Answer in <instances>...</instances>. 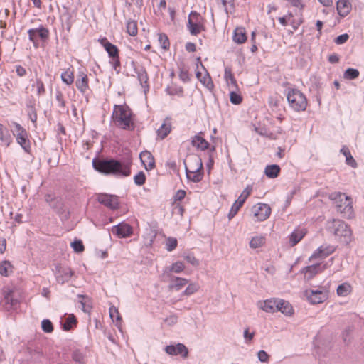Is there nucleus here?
<instances>
[{
  "mask_svg": "<svg viewBox=\"0 0 364 364\" xmlns=\"http://www.w3.org/2000/svg\"><path fill=\"white\" fill-rule=\"evenodd\" d=\"M289 106L296 112L306 110L308 102L306 96L297 89H289L287 94Z\"/></svg>",
  "mask_w": 364,
  "mask_h": 364,
  "instance_id": "39448f33",
  "label": "nucleus"
},
{
  "mask_svg": "<svg viewBox=\"0 0 364 364\" xmlns=\"http://www.w3.org/2000/svg\"><path fill=\"white\" fill-rule=\"evenodd\" d=\"M19 304V301L14 295V291L9 288L3 290L2 305L7 310L16 309Z\"/></svg>",
  "mask_w": 364,
  "mask_h": 364,
  "instance_id": "9d476101",
  "label": "nucleus"
},
{
  "mask_svg": "<svg viewBox=\"0 0 364 364\" xmlns=\"http://www.w3.org/2000/svg\"><path fill=\"white\" fill-rule=\"evenodd\" d=\"M11 267V264L9 262L4 261L0 265V274L2 276H8V269Z\"/></svg>",
  "mask_w": 364,
  "mask_h": 364,
  "instance_id": "4d7b16f0",
  "label": "nucleus"
},
{
  "mask_svg": "<svg viewBox=\"0 0 364 364\" xmlns=\"http://www.w3.org/2000/svg\"><path fill=\"white\" fill-rule=\"evenodd\" d=\"M171 118L168 117L164 120L161 127L157 129V137L160 139H165L171 132Z\"/></svg>",
  "mask_w": 364,
  "mask_h": 364,
  "instance_id": "412c9836",
  "label": "nucleus"
},
{
  "mask_svg": "<svg viewBox=\"0 0 364 364\" xmlns=\"http://www.w3.org/2000/svg\"><path fill=\"white\" fill-rule=\"evenodd\" d=\"M99 42L107 52L110 59L119 55V50L118 48L115 45L109 42L107 38L104 37L100 38Z\"/></svg>",
  "mask_w": 364,
  "mask_h": 364,
  "instance_id": "aec40b11",
  "label": "nucleus"
},
{
  "mask_svg": "<svg viewBox=\"0 0 364 364\" xmlns=\"http://www.w3.org/2000/svg\"><path fill=\"white\" fill-rule=\"evenodd\" d=\"M127 32L132 36H136L138 33L137 22L134 20H129L127 23Z\"/></svg>",
  "mask_w": 364,
  "mask_h": 364,
  "instance_id": "e433bc0d",
  "label": "nucleus"
},
{
  "mask_svg": "<svg viewBox=\"0 0 364 364\" xmlns=\"http://www.w3.org/2000/svg\"><path fill=\"white\" fill-rule=\"evenodd\" d=\"M139 159H154V157L151 152L144 151L139 154Z\"/></svg>",
  "mask_w": 364,
  "mask_h": 364,
  "instance_id": "0e129e2a",
  "label": "nucleus"
},
{
  "mask_svg": "<svg viewBox=\"0 0 364 364\" xmlns=\"http://www.w3.org/2000/svg\"><path fill=\"white\" fill-rule=\"evenodd\" d=\"M224 77H225V80L228 85L231 89H232V90L237 89V80L235 78L234 74L230 68L227 67L225 68Z\"/></svg>",
  "mask_w": 364,
  "mask_h": 364,
  "instance_id": "cd10ccee",
  "label": "nucleus"
},
{
  "mask_svg": "<svg viewBox=\"0 0 364 364\" xmlns=\"http://www.w3.org/2000/svg\"><path fill=\"white\" fill-rule=\"evenodd\" d=\"M186 196V192L183 190H178L174 196L175 200H181Z\"/></svg>",
  "mask_w": 364,
  "mask_h": 364,
  "instance_id": "774afa93",
  "label": "nucleus"
},
{
  "mask_svg": "<svg viewBox=\"0 0 364 364\" xmlns=\"http://www.w3.org/2000/svg\"><path fill=\"white\" fill-rule=\"evenodd\" d=\"M329 198L333 201L336 210L343 218H351L353 215V208L351 198L341 192H334L330 194Z\"/></svg>",
  "mask_w": 364,
  "mask_h": 364,
  "instance_id": "20e7f679",
  "label": "nucleus"
},
{
  "mask_svg": "<svg viewBox=\"0 0 364 364\" xmlns=\"http://www.w3.org/2000/svg\"><path fill=\"white\" fill-rule=\"evenodd\" d=\"M41 327L44 332L51 333L53 331L52 322L48 319H43L41 322Z\"/></svg>",
  "mask_w": 364,
  "mask_h": 364,
  "instance_id": "49530a36",
  "label": "nucleus"
},
{
  "mask_svg": "<svg viewBox=\"0 0 364 364\" xmlns=\"http://www.w3.org/2000/svg\"><path fill=\"white\" fill-rule=\"evenodd\" d=\"M28 34L29 40L36 44L37 43L38 36L42 40H46L48 38L49 31L47 28L41 26L38 28L29 29L28 31Z\"/></svg>",
  "mask_w": 364,
  "mask_h": 364,
  "instance_id": "dca6fc26",
  "label": "nucleus"
},
{
  "mask_svg": "<svg viewBox=\"0 0 364 364\" xmlns=\"http://www.w3.org/2000/svg\"><path fill=\"white\" fill-rule=\"evenodd\" d=\"M306 233V231L304 228H298L294 230V231L289 236L290 245L293 247L299 243L305 236Z\"/></svg>",
  "mask_w": 364,
  "mask_h": 364,
  "instance_id": "a878e982",
  "label": "nucleus"
},
{
  "mask_svg": "<svg viewBox=\"0 0 364 364\" xmlns=\"http://www.w3.org/2000/svg\"><path fill=\"white\" fill-rule=\"evenodd\" d=\"M266 242L265 237L262 235H257L253 237L250 242V247L252 249H256L262 247Z\"/></svg>",
  "mask_w": 364,
  "mask_h": 364,
  "instance_id": "72a5a7b5",
  "label": "nucleus"
},
{
  "mask_svg": "<svg viewBox=\"0 0 364 364\" xmlns=\"http://www.w3.org/2000/svg\"><path fill=\"white\" fill-rule=\"evenodd\" d=\"M31 88L32 90L36 91V94L38 97L44 95L46 92L45 84L39 77H36L35 80L32 81Z\"/></svg>",
  "mask_w": 364,
  "mask_h": 364,
  "instance_id": "bb28decb",
  "label": "nucleus"
},
{
  "mask_svg": "<svg viewBox=\"0 0 364 364\" xmlns=\"http://www.w3.org/2000/svg\"><path fill=\"white\" fill-rule=\"evenodd\" d=\"M230 100L234 105H240L242 101V97L235 91H231L230 93Z\"/></svg>",
  "mask_w": 364,
  "mask_h": 364,
  "instance_id": "de8ad7c7",
  "label": "nucleus"
},
{
  "mask_svg": "<svg viewBox=\"0 0 364 364\" xmlns=\"http://www.w3.org/2000/svg\"><path fill=\"white\" fill-rule=\"evenodd\" d=\"M97 200L100 204L104 205L111 210H117L119 208V200L117 196L100 193L97 196Z\"/></svg>",
  "mask_w": 364,
  "mask_h": 364,
  "instance_id": "f8f14e48",
  "label": "nucleus"
},
{
  "mask_svg": "<svg viewBox=\"0 0 364 364\" xmlns=\"http://www.w3.org/2000/svg\"><path fill=\"white\" fill-rule=\"evenodd\" d=\"M166 91L170 95L182 96L183 94V87L173 82L166 87Z\"/></svg>",
  "mask_w": 364,
  "mask_h": 364,
  "instance_id": "473e14b6",
  "label": "nucleus"
},
{
  "mask_svg": "<svg viewBox=\"0 0 364 364\" xmlns=\"http://www.w3.org/2000/svg\"><path fill=\"white\" fill-rule=\"evenodd\" d=\"M325 253L326 252L323 250V245H321L312 254L309 259L311 260L313 259H324L328 257V255H326Z\"/></svg>",
  "mask_w": 364,
  "mask_h": 364,
  "instance_id": "a19ab883",
  "label": "nucleus"
},
{
  "mask_svg": "<svg viewBox=\"0 0 364 364\" xmlns=\"http://www.w3.org/2000/svg\"><path fill=\"white\" fill-rule=\"evenodd\" d=\"M143 5V0H125V6L130 9L133 6L140 8Z\"/></svg>",
  "mask_w": 364,
  "mask_h": 364,
  "instance_id": "603ef678",
  "label": "nucleus"
},
{
  "mask_svg": "<svg viewBox=\"0 0 364 364\" xmlns=\"http://www.w3.org/2000/svg\"><path fill=\"white\" fill-rule=\"evenodd\" d=\"M134 181L136 185L142 186L146 181V176L143 171H139L134 176Z\"/></svg>",
  "mask_w": 364,
  "mask_h": 364,
  "instance_id": "c03bdc74",
  "label": "nucleus"
},
{
  "mask_svg": "<svg viewBox=\"0 0 364 364\" xmlns=\"http://www.w3.org/2000/svg\"><path fill=\"white\" fill-rule=\"evenodd\" d=\"M254 216L258 221H264L267 220L271 214V208L265 203H257L252 208Z\"/></svg>",
  "mask_w": 364,
  "mask_h": 364,
  "instance_id": "9b49d317",
  "label": "nucleus"
},
{
  "mask_svg": "<svg viewBox=\"0 0 364 364\" xmlns=\"http://www.w3.org/2000/svg\"><path fill=\"white\" fill-rule=\"evenodd\" d=\"M71 246L76 252H81L84 250V245L81 240H75L71 243Z\"/></svg>",
  "mask_w": 364,
  "mask_h": 364,
  "instance_id": "6e6d98bb",
  "label": "nucleus"
},
{
  "mask_svg": "<svg viewBox=\"0 0 364 364\" xmlns=\"http://www.w3.org/2000/svg\"><path fill=\"white\" fill-rule=\"evenodd\" d=\"M326 229L342 243L347 245L351 240L352 232L350 227L341 220L333 219L328 221Z\"/></svg>",
  "mask_w": 364,
  "mask_h": 364,
  "instance_id": "7ed1b4c3",
  "label": "nucleus"
},
{
  "mask_svg": "<svg viewBox=\"0 0 364 364\" xmlns=\"http://www.w3.org/2000/svg\"><path fill=\"white\" fill-rule=\"evenodd\" d=\"M255 131L262 135L269 138H275L276 134L280 133L281 128L277 127L275 129L271 130L270 128H267L265 126H258L255 127Z\"/></svg>",
  "mask_w": 364,
  "mask_h": 364,
  "instance_id": "393cba45",
  "label": "nucleus"
},
{
  "mask_svg": "<svg viewBox=\"0 0 364 364\" xmlns=\"http://www.w3.org/2000/svg\"><path fill=\"white\" fill-rule=\"evenodd\" d=\"M232 39L234 42L238 44L245 43L247 41L245 29L242 27L237 28L234 31Z\"/></svg>",
  "mask_w": 364,
  "mask_h": 364,
  "instance_id": "c756f323",
  "label": "nucleus"
},
{
  "mask_svg": "<svg viewBox=\"0 0 364 364\" xmlns=\"http://www.w3.org/2000/svg\"><path fill=\"white\" fill-rule=\"evenodd\" d=\"M178 318L176 315H171L165 318L164 321L168 323V325H173L176 323Z\"/></svg>",
  "mask_w": 364,
  "mask_h": 364,
  "instance_id": "338daca9",
  "label": "nucleus"
},
{
  "mask_svg": "<svg viewBox=\"0 0 364 364\" xmlns=\"http://www.w3.org/2000/svg\"><path fill=\"white\" fill-rule=\"evenodd\" d=\"M348 38H349V36L348 34L345 33V34H342V35H340L338 37H336L334 40V42L337 45H341V44L345 43L348 40Z\"/></svg>",
  "mask_w": 364,
  "mask_h": 364,
  "instance_id": "bf43d9fd",
  "label": "nucleus"
},
{
  "mask_svg": "<svg viewBox=\"0 0 364 364\" xmlns=\"http://www.w3.org/2000/svg\"><path fill=\"white\" fill-rule=\"evenodd\" d=\"M252 188L250 186H247L243 190V191L242 192V193L240 194L239 198L237 199V200L239 202V203L242 204V205L244 204V203L245 202L246 199L250 195V193L252 192Z\"/></svg>",
  "mask_w": 364,
  "mask_h": 364,
  "instance_id": "ea45409f",
  "label": "nucleus"
},
{
  "mask_svg": "<svg viewBox=\"0 0 364 364\" xmlns=\"http://www.w3.org/2000/svg\"><path fill=\"white\" fill-rule=\"evenodd\" d=\"M0 139L6 145H9L11 141V136L9 131L1 124H0Z\"/></svg>",
  "mask_w": 364,
  "mask_h": 364,
  "instance_id": "4c0bfd02",
  "label": "nucleus"
},
{
  "mask_svg": "<svg viewBox=\"0 0 364 364\" xmlns=\"http://www.w3.org/2000/svg\"><path fill=\"white\" fill-rule=\"evenodd\" d=\"M75 85L82 93H85L89 90V78L84 71L78 73L75 81Z\"/></svg>",
  "mask_w": 364,
  "mask_h": 364,
  "instance_id": "6ab92c4d",
  "label": "nucleus"
},
{
  "mask_svg": "<svg viewBox=\"0 0 364 364\" xmlns=\"http://www.w3.org/2000/svg\"><path fill=\"white\" fill-rule=\"evenodd\" d=\"M73 275V271L68 267L57 265L55 269V276L58 283L63 284L69 281Z\"/></svg>",
  "mask_w": 364,
  "mask_h": 364,
  "instance_id": "ddd939ff",
  "label": "nucleus"
},
{
  "mask_svg": "<svg viewBox=\"0 0 364 364\" xmlns=\"http://www.w3.org/2000/svg\"><path fill=\"white\" fill-rule=\"evenodd\" d=\"M205 18L196 11L188 15L187 27L193 36H197L205 31Z\"/></svg>",
  "mask_w": 364,
  "mask_h": 364,
  "instance_id": "423d86ee",
  "label": "nucleus"
},
{
  "mask_svg": "<svg viewBox=\"0 0 364 364\" xmlns=\"http://www.w3.org/2000/svg\"><path fill=\"white\" fill-rule=\"evenodd\" d=\"M202 134L203 133L200 132L193 137L191 140V144L193 146L200 151L208 150L209 152L214 151L215 146H211L210 143L206 139H204Z\"/></svg>",
  "mask_w": 364,
  "mask_h": 364,
  "instance_id": "4468645a",
  "label": "nucleus"
},
{
  "mask_svg": "<svg viewBox=\"0 0 364 364\" xmlns=\"http://www.w3.org/2000/svg\"><path fill=\"white\" fill-rule=\"evenodd\" d=\"M304 296L312 304H318L325 301L328 297V291L325 287L316 289H306Z\"/></svg>",
  "mask_w": 364,
  "mask_h": 364,
  "instance_id": "6e6552de",
  "label": "nucleus"
},
{
  "mask_svg": "<svg viewBox=\"0 0 364 364\" xmlns=\"http://www.w3.org/2000/svg\"><path fill=\"white\" fill-rule=\"evenodd\" d=\"M186 260L194 267L199 265V261L195 257L193 254H188L185 256Z\"/></svg>",
  "mask_w": 364,
  "mask_h": 364,
  "instance_id": "13d9d810",
  "label": "nucleus"
},
{
  "mask_svg": "<svg viewBox=\"0 0 364 364\" xmlns=\"http://www.w3.org/2000/svg\"><path fill=\"white\" fill-rule=\"evenodd\" d=\"M242 206V204L239 203L237 200L235 201L228 213L229 220H231L233 217H235Z\"/></svg>",
  "mask_w": 364,
  "mask_h": 364,
  "instance_id": "37998d69",
  "label": "nucleus"
},
{
  "mask_svg": "<svg viewBox=\"0 0 364 364\" xmlns=\"http://www.w3.org/2000/svg\"><path fill=\"white\" fill-rule=\"evenodd\" d=\"M278 21L283 26L290 24L294 30H296L301 23V20L300 18L296 20L294 19L291 13H289L282 17H279Z\"/></svg>",
  "mask_w": 364,
  "mask_h": 364,
  "instance_id": "4be33fe9",
  "label": "nucleus"
},
{
  "mask_svg": "<svg viewBox=\"0 0 364 364\" xmlns=\"http://www.w3.org/2000/svg\"><path fill=\"white\" fill-rule=\"evenodd\" d=\"M75 323H76L75 317L73 315L68 316L63 324V329L65 331H69L71 328L72 324Z\"/></svg>",
  "mask_w": 364,
  "mask_h": 364,
  "instance_id": "5fc2aeb1",
  "label": "nucleus"
},
{
  "mask_svg": "<svg viewBox=\"0 0 364 364\" xmlns=\"http://www.w3.org/2000/svg\"><path fill=\"white\" fill-rule=\"evenodd\" d=\"M187 178L194 182H198L202 178V161H183Z\"/></svg>",
  "mask_w": 364,
  "mask_h": 364,
  "instance_id": "0eeeda50",
  "label": "nucleus"
},
{
  "mask_svg": "<svg viewBox=\"0 0 364 364\" xmlns=\"http://www.w3.org/2000/svg\"><path fill=\"white\" fill-rule=\"evenodd\" d=\"M109 316L110 318L112 319V321L114 320V318H116V321L119 322L122 321L121 316L119 314V312L118 309L114 307V306H112L109 307Z\"/></svg>",
  "mask_w": 364,
  "mask_h": 364,
  "instance_id": "09e8293b",
  "label": "nucleus"
},
{
  "mask_svg": "<svg viewBox=\"0 0 364 364\" xmlns=\"http://www.w3.org/2000/svg\"><path fill=\"white\" fill-rule=\"evenodd\" d=\"M177 240L174 237H168L166 240V250L169 252L173 250L177 246Z\"/></svg>",
  "mask_w": 364,
  "mask_h": 364,
  "instance_id": "8fccbe9b",
  "label": "nucleus"
},
{
  "mask_svg": "<svg viewBox=\"0 0 364 364\" xmlns=\"http://www.w3.org/2000/svg\"><path fill=\"white\" fill-rule=\"evenodd\" d=\"M278 311L287 316H291L294 313V309L290 303L283 299H279Z\"/></svg>",
  "mask_w": 364,
  "mask_h": 364,
  "instance_id": "7c9ffc66",
  "label": "nucleus"
},
{
  "mask_svg": "<svg viewBox=\"0 0 364 364\" xmlns=\"http://www.w3.org/2000/svg\"><path fill=\"white\" fill-rule=\"evenodd\" d=\"M278 302L277 299H267L264 301H259V307L263 311L268 313H274L278 311Z\"/></svg>",
  "mask_w": 364,
  "mask_h": 364,
  "instance_id": "5701e85b",
  "label": "nucleus"
},
{
  "mask_svg": "<svg viewBox=\"0 0 364 364\" xmlns=\"http://www.w3.org/2000/svg\"><path fill=\"white\" fill-rule=\"evenodd\" d=\"M198 289H199V285L198 284L191 283L186 287V289H185V291H183V294L184 295L189 296V295H191V294H194L195 292H196Z\"/></svg>",
  "mask_w": 364,
  "mask_h": 364,
  "instance_id": "a18cd8bd",
  "label": "nucleus"
},
{
  "mask_svg": "<svg viewBox=\"0 0 364 364\" xmlns=\"http://www.w3.org/2000/svg\"><path fill=\"white\" fill-rule=\"evenodd\" d=\"M165 352L170 355H181L182 358L188 357V350L186 346L183 343H177L176 345L166 346L164 349Z\"/></svg>",
  "mask_w": 364,
  "mask_h": 364,
  "instance_id": "2eb2a0df",
  "label": "nucleus"
},
{
  "mask_svg": "<svg viewBox=\"0 0 364 364\" xmlns=\"http://www.w3.org/2000/svg\"><path fill=\"white\" fill-rule=\"evenodd\" d=\"M352 291L351 286L347 283H343L340 284L337 288V294L340 296H348Z\"/></svg>",
  "mask_w": 364,
  "mask_h": 364,
  "instance_id": "c9c22d12",
  "label": "nucleus"
},
{
  "mask_svg": "<svg viewBox=\"0 0 364 364\" xmlns=\"http://www.w3.org/2000/svg\"><path fill=\"white\" fill-rule=\"evenodd\" d=\"M328 267V264L317 263L313 265L307 266L303 269L302 272L304 273L307 279H312L316 274L323 272Z\"/></svg>",
  "mask_w": 364,
  "mask_h": 364,
  "instance_id": "f3484780",
  "label": "nucleus"
},
{
  "mask_svg": "<svg viewBox=\"0 0 364 364\" xmlns=\"http://www.w3.org/2000/svg\"><path fill=\"white\" fill-rule=\"evenodd\" d=\"M110 63H112V65L113 68L114 69V70L118 71L119 68H120V66H121V63H120V58H119V56H117V57H115V58H111V60H110Z\"/></svg>",
  "mask_w": 364,
  "mask_h": 364,
  "instance_id": "052dcab7",
  "label": "nucleus"
},
{
  "mask_svg": "<svg viewBox=\"0 0 364 364\" xmlns=\"http://www.w3.org/2000/svg\"><path fill=\"white\" fill-rule=\"evenodd\" d=\"M179 77L183 82H188L190 80V75L188 70H181L179 73Z\"/></svg>",
  "mask_w": 364,
  "mask_h": 364,
  "instance_id": "e2e57ef3",
  "label": "nucleus"
},
{
  "mask_svg": "<svg viewBox=\"0 0 364 364\" xmlns=\"http://www.w3.org/2000/svg\"><path fill=\"white\" fill-rule=\"evenodd\" d=\"M280 171H281V168L279 165L270 164V165H267L265 167L264 173L267 178H274L279 176Z\"/></svg>",
  "mask_w": 364,
  "mask_h": 364,
  "instance_id": "c85d7f7f",
  "label": "nucleus"
},
{
  "mask_svg": "<svg viewBox=\"0 0 364 364\" xmlns=\"http://www.w3.org/2000/svg\"><path fill=\"white\" fill-rule=\"evenodd\" d=\"M16 72L18 76L19 77H23L26 75V70L21 65H16Z\"/></svg>",
  "mask_w": 364,
  "mask_h": 364,
  "instance_id": "69168bd1",
  "label": "nucleus"
},
{
  "mask_svg": "<svg viewBox=\"0 0 364 364\" xmlns=\"http://www.w3.org/2000/svg\"><path fill=\"white\" fill-rule=\"evenodd\" d=\"M112 120L116 127L124 130H133L135 127L134 114L126 104L114 105Z\"/></svg>",
  "mask_w": 364,
  "mask_h": 364,
  "instance_id": "f257e3e1",
  "label": "nucleus"
},
{
  "mask_svg": "<svg viewBox=\"0 0 364 364\" xmlns=\"http://www.w3.org/2000/svg\"><path fill=\"white\" fill-rule=\"evenodd\" d=\"M359 71L357 69L348 68L344 73V77L349 80H353L359 76Z\"/></svg>",
  "mask_w": 364,
  "mask_h": 364,
  "instance_id": "79ce46f5",
  "label": "nucleus"
},
{
  "mask_svg": "<svg viewBox=\"0 0 364 364\" xmlns=\"http://www.w3.org/2000/svg\"><path fill=\"white\" fill-rule=\"evenodd\" d=\"M61 80L67 85H70L74 82V71L72 68L65 70L61 73Z\"/></svg>",
  "mask_w": 364,
  "mask_h": 364,
  "instance_id": "2f4dec72",
  "label": "nucleus"
},
{
  "mask_svg": "<svg viewBox=\"0 0 364 364\" xmlns=\"http://www.w3.org/2000/svg\"><path fill=\"white\" fill-rule=\"evenodd\" d=\"M158 41L160 43L161 47L164 50H167L169 49L170 42H169L168 36L166 34H164V33L159 34Z\"/></svg>",
  "mask_w": 364,
  "mask_h": 364,
  "instance_id": "58836bf2",
  "label": "nucleus"
},
{
  "mask_svg": "<svg viewBox=\"0 0 364 364\" xmlns=\"http://www.w3.org/2000/svg\"><path fill=\"white\" fill-rule=\"evenodd\" d=\"M113 234L117 235L120 238H124L129 236L132 233V227L125 223H119L114 225L112 228Z\"/></svg>",
  "mask_w": 364,
  "mask_h": 364,
  "instance_id": "a211bd4d",
  "label": "nucleus"
},
{
  "mask_svg": "<svg viewBox=\"0 0 364 364\" xmlns=\"http://www.w3.org/2000/svg\"><path fill=\"white\" fill-rule=\"evenodd\" d=\"M188 282V279L185 278L175 277L172 279V283L169 285V289H174L176 291H179Z\"/></svg>",
  "mask_w": 364,
  "mask_h": 364,
  "instance_id": "f704fd0d",
  "label": "nucleus"
},
{
  "mask_svg": "<svg viewBox=\"0 0 364 364\" xmlns=\"http://www.w3.org/2000/svg\"><path fill=\"white\" fill-rule=\"evenodd\" d=\"M197 75V77L200 80V81L204 85H205L208 88H210L213 87V82L210 77V76L208 75H207L206 76H204L203 77V79H200V74L199 73H198L196 74Z\"/></svg>",
  "mask_w": 364,
  "mask_h": 364,
  "instance_id": "3c124183",
  "label": "nucleus"
},
{
  "mask_svg": "<svg viewBox=\"0 0 364 364\" xmlns=\"http://www.w3.org/2000/svg\"><path fill=\"white\" fill-rule=\"evenodd\" d=\"M93 168L105 175L128 176L130 175L129 166L122 164L120 161H92Z\"/></svg>",
  "mask_w": 364,
  "mask_h": 364,
  "instance_id": "f03ea898",
  "label": "nucleus"
},
{
  "mask_svg": "<svg viewBox=\"0 0 364 364\" xmlns=\"http://www.w3.org/2000/svg\"><path fill=\"white\" fill-rule=\"evenodd\" d=\"M259 361L265 363L269 360V355L264 350H259L257 353Z\"/></svg>",
  "mask_w": 364,
  "mask_h": 364,
  "instance_id": "680f3d73",
  "label": "nucleus"
},
{
  "mask_svg": "<svg viewBox=\"0 0 364 364\" xmlns=\"http://www.w3.org/2000/svg\"><path fill=\"white\" fill-rule=\"evenodd\" d=\"M183 269H184L183 264L181 262H176L172 264L169 271L173 272L175 273H180L183 270Z\"/></svg>",
  "mask_w": 364,
  "mask_h": 364,
  "instance_id": "864d4df0",
  "label": "nucleus"
},
{
  "mask_svg": "<svg viewBox=\"0 0 364 364\" xmlns=\"http://www.w3.org/2000/svg\"><path fill=\"white\" fill-rule=\"evenodd\" d=\"M338 14L341 17L346 16L352 9V4L349 0H338L336 3Z\"/></svg>",
  "mask_w": 364,
  "mask_h": 364,
  "instance_id": "b1692460",
  "label": "nucleus"
},
{
  "mask_svg": "<svg viewBox=\"0 0 364 364\" xmlns=\"http://www.w3.org/2000/svg\"><path fill=\"white\" fill-rule=\"evenodd\" d=\"M13 127L14 135L16 136L18 144H20L25 151L30 152L31 142L26 130L16 122L13 123Z\"/></svg>",
  "mask_w": 364,
  "mask_h": 364,
  "instance_id": "1a4fd4ad",
  "label": "nucleus"
}]
</instances>
